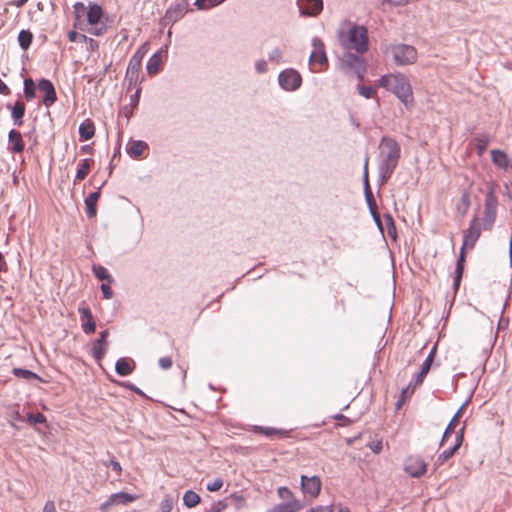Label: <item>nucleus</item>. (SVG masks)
<instances>
[{"label": "nucleus", "instance_id": "obj_1", "mask_svg": "<svg viewBox=\"0 0 512 512\" xmlns=\"http://www.w3.org/2000/svg\"><path fill=\"white\" fill-rule=\"evenodd\" d=\"M401 154V147L391 137H383L379 144V179L382 183L387 182L394 173Z\"/></svg>", "mask_w": 512, "mask_h": 512}, {"label": "nucleus", "instance_id": "obj_2", "mask_svg": "<svg viewBox=\"0 0 512 512\" xmlns=\"http://www.w3.org/2000/svg\"><path fill=\"white\" fill-rule=\"evenodd\" d=\"M379 85L395 94L407 109L413 107L414 97L412 87L403 74L383 75L379 80Z\"/></svg>", "mask_w": 512, "mask_h": 512}, {"label": "nucleus", "instance_id": "obj_3", "mask_svg": "<svg viewBox=\"0 0 512 512\" xmlns=\"http://www.w3.org/2000/svg\"><path fill=\"white\" fill-rule=\"evenodd\" d=\"M337 41L342 49L339 68L345 75L352 72V22L345 19L337 30Z\"/></svg>", "mask_w": 512, "mask_h": 512}, {"label": "nucleus", "instance_id": "obj_4", "mask_svg": "<svg viewBox=\"0 0 512 512\" xmlns=\"http://www.w3.org/2000/svg\"><path fill=\"white\" fill-rule=\"evenodd\" d=\"M381 49L387 57H391L397 66L412 65L418 58L416 48L404 43L382 44Z\"/></svg>", "mask_w": 512, "mask_h": 512}, {"label": "nucleus", "instance_id": "obj_5", "mask_svg": "<svg viewBox=\"0 0 512 512\" xmlns=\"http://www.w3.org/2000/svg\"><path fill=\"white\" fill-rule=\"evenodd\" d=\"M147 53L146 44L141 45L138 50L132 55L124 78V84L127 85V90L130 91L132 87L137 85L139 80V71L141 68L142 60Z\"/></svg>", "mask_w": 512, "mask_h": 512}, {"label": "nucleus", "instance_id": "obj_6", "mask_svg": "<svg viewBox=\"0 0 512 512\" xmlns=\"http://www.w3.org/2000/svg\"><path fill=\"white\" fill-rule=\"evenodd\" d=\"M313 51L309 57L311 71L321 72L328 68V58L325 52V45L319 37L312 39Z\"/></svg>", "mask_w": 512, "mask_h": 512}, {"label": "nucleus", "instance_id": "obj_7", "mask_svg": "<svg viewBox=\"0 0 512 512\" xmlns=\"http://www.w3.org/2000/svg\"><path fill=\"white\" fill-rule=\"evenodd\" d=\"M102 17H103L102 7L96 3L90 2L88 5V11H87L86 18H87L88 23L92 27L88 30V33L95 35V36H101L106 32V30H107L106 25L102 24L101 26H99Z\"/></svg>", "mask_w": 512, "mask_h": 512}, {"label": "nucleus", "instance_id": "obj_8", "mask_svg": "<svg viewBox=\"0 0 512 512\" xmlns=\"http://www.w3.org/2000/svg\"><path fill=\"white\" fill-rule=\"evenodd\" d=\"M279 85L287 91L297 90L302 83V77L294 69L283 70L278 77Z\"/></svg>", "mask_w": 512, "mask_h": 512}, {"label": "nucleus", "instance_id": "obj_9", "mask_svg": "<svg viewBox=\"0 0 512 512\" xmlns=\"http://www.w3.org/2000/svg\"><path fill=\"white\" fill-rule=\"evenodd\" d=\"M498 200L493 188H489L485 195L483 220L485 224H493L496 220Z\"/></svg>", "mask_w": 512, "mask_h": 512}, {"label": "nucleus", "instance_id": "obj_10", "mask_svg": "<svg viewBox=\"0 0 512 512\" xmlns=\"http://www.w3.org/2000/svg\"><path fill=\"white\" fill-rule=\"evenodd\" d=\"M404 469L410 476L419 478L426 473L427 464L420 455H411L405 460Z\"/></svg>", "mask_w": 512, "mask_h": 512}, {"label": "nucleus", "instance_id": "obj_11", "mask_svg": "<svg viewBox=\"0 0 512 512\" xmlns=\"http://www.w3.org/2000/svg\"><path fill=\"white\" fill-rule=\"evenodd\" d=\"M369 50L368 30L363 25L354 24V52L363 55Z\"/></svg>", "mask_w": 512, "mask_h": 512}, {"label": "nucleus", "instance_id": "obj_12", "mask_svg": "<svg viewBox=\"0 0 512 512\" xmlns=\"http://www.w3.org/2000/svg\"><path fill=\"white\" fill-rule=\"evenodd\" d=\"M189 7V3L187 0H183L175 5L170 6L164 16V21L166 24L171 23L174 24L180 19H182L186 13L191 11Z\"/></svg>", "mask_w": 512, "mask_h": 512}, {"label": "nucleus", "instance_id": "obj_13", "mask_svg": "<svg viewBox=\"0 0 512 512\" xmlns=\"http://www.w3.org/2000/svg\"><path fill=\"white\" fill-rule=\"evenodd\" d=\"M300 15L316 17L323 11V0H297Z\"/></svg>", "mask_w": 512, "mask_h": 512}, {"label": "nucleus", "instance_id": "obj_14", "mask_svg": "<svg viewBox=\"0 0 512 512\" xmlns=\"http://www.w3.org/2000/svg\"><path fill=\"white\" fill-rule=\"evenodd\" d=\"M301 490L305 495L316 498L320 494L322 482L318 476H301Z\"/></svg>", "mask_w": 512, "mask_h": 512}, {"label": "nucleus", "instance_id": "obj_15", "mask_svg": "<svg viewBox=\"0 0 512 512\" xmlns=\"http://www.w3.org/2000/svg\"><path fill=\"white\" fill-rule=\"evenodd\" d=\"M480 236L481 226H469V228L464 231L460 251H463L466 255L467 251L473 250Z\"/></svg>", "mask_w": 512, "mask_h": 512}, {"label": "nucleus", "instance_id": "obj_16", "mask_svg": "<svg viewBox=\"0 0 512 512\" xmlns=\"http://www.w3.org/2000/svg\"><path fill=\"white\" fill-rule=\"evenodd\" d=\"M38 89L44 93L42 103L46 107L52 106L57 101V94L53 83L48 79H41L38 83Z\"/></svg>", "mask_w": 512, "mask_h": 512}, {"label": "nucleus", "instance_id": "obj_17", "mask_svg": "<svg viewBox=\"0 0 512 512\" xmlns=\"http://www.w3.org/2000/svg\"><path fill=\"white\" fill-rule=\"evenodd\" d=\"M136 500V496L126 493L118 492L109 496V498L103 502L100 506L101 511H107L113 505H127Z\"/></svg>", "mask_w": 512, "mask_h": 512}, {"label": "nucleus", "instance_id": "obj_18", "mask_svg": "<svg viewBox=\"0 0 512 512\" xmlns=\"http://www.w3.org/2000/svg\"><path fill=\"white\" fill-rule=\"evenodd\" d=\"M109 332L108 330L101 331L99 334V338L96 339L93 343L92 347V355L96 361H101L106 353L107 349V340Z\"/></svg>", "mask_w": 512, "mask_h": 512}, {"label": "nucleus", "instance_id": "obj_19", "mask_svg": "<svg viewBox=\"0 0 512 512\" xmlns=\"http://www.w3.org/2000/svg\"><path fill=\"white\" fill-rule=\"evenodd\" d=\"M365 198L375 224H382L375 198L373 196L372 191L369 188L367 173H365Z\"/></svg>", "mask_w": 512, "mask_h": 512}, {"label": "nucleus", "instance_id": "obj_20", "mask_svg": "<svg viewBox=\"0 0 512 512\" xmlns=\"http://www.w3.org/2000/svg\"><path fill=\"white\" fill-rule=\"evenodd\" d=\"M8 141L10 143L9 150L13 153H22L24 151V141L22 138V134L15 130L11 129L8 133Z\"/></svg>", "mask_w": 512, "mask_h": 512}, {"label": "nucleus", "instance_id": "obj_21", "mask_svg": "<svg viewBox=\"0 0 512 512\" xmlns=\"http://www.w3.org/2000/svg\"><path fill=\"white\" fill-rule=\"evenodd\" d=\"M7 108L11 109V117L13 119L14 125L21 126L23 124V117L26 110L25 103L23 101L17 100L13 106L8 104Z\"/></svg>", "mask_w": 512, "mask_h": 512}, {"label": "nucleus", "instance_id": "obj_22", "mask_svg": "<svg viewBox=\"0 0 512 512\" xmlns=\"http://www.w3.org/2000/svg\"><path fill=\"white\" fill-rule=\"evenodd\" d=\"M100 190L101 187H99L97 191L89 194V196L85 199L86 215L89 219L96 216L97 202L100 198Z\"/></svg>", "mask_w": 512, "mask_h": 512}, {"label": "nucleus", "instance_id": "obj_23", "mask_svg": "<svg viewBox=\"0 0 512 512\" xmlns=\"http://www.w3.org/2000/svg\"><path fill=\"white\" fill-rule=\"evenodd\" d=\"M302 509V504L299 500H291L284 503L277 504L265 512H298Z\"/></svg>", "mask_w": 512, "mask_h": 512}, {"label": "nucleus", "instance_id": "obj_24", "mask_svg": "<svg viewBox=\"0 0 512 512\" xmlns=\"http://www.w3.org/2000/svg\"><path fill=\"white\" fill-rule=\"evenodd\" d=\"M149 149V146L146 142L137 140L130 141L127 145V153L132 158H140L143 154Z\"/></svg>", "mask_w": 512, "mask_h": 512}, {"label": "nucleus", "instance_id": "obj_25", "mask_svg": "<svg viewBox=\"0 0 512 512\" xmlns=\"http://www.w3.org/2000/svg\"><path fill=\"white\" fill-rule=\"evenodd\" d=\"M253 431L262 435H265L266 437L273 438H285L288 437L289 431L284 429H277L274 427H264V426H254Z\"/></svg>", "mask_w": 512, "mask_h": 512}, {"label": "nucleus", "instance_id": "obj_26", "mask_svg": "<svg viewBox=\"0 0 512 512\" xmlns=\"http://www.w3.org/2000/svg\"><path fill=\"white\" fill-rule=\"evenodd\" d=\"M466 406V402L462 404V406L457 410V412L454 414L450 422L448 423L447 427L444 430V433L442 435L441 441L439 443V446H443L445 441L450 437V435L454 432L457 423L459 421V418L461 416V413Z\"/></svg>", "mask_w": 512, "mask_h": 512}, {"label": "nucleus", "instance_id": "obj_27", "mask_svg": "<svg viewBox=\"0 0 512 512\" xmlns=\"http://www.w3.org/2000/svg\"><path fill=\"white\" fill-rule=\"evenodd\" d=\"M95 134V125L91 119H85L79 125V138L80 141L90 140Z\"/></svg>", "mask_w": 512, "mask_h": 512}, {"label": "nucleus", "instance_id": "obj_28", "mask_svg": "<svg viewBox=\"0 0 512 512\" xmlns=\"http://www.w3.org/2000/svg\"><path fill=\"white\" fill-rule=\"evenodd\" d=\"M94 161L92 159H82L78 165V169L75 175L74 182L84 180L89 174Z\"/></svg>", "mask_w": 512, "mask_h": 512}, {"label": "nucleus", "instance_id": "obj_29", "mask_svg": "<svg viewBox=\"0 0 512 512\" xmlns=\"http://www.w3.org/2000/svg\"><path fill=\"white\" fill-rule=\"evenodd\" d=\"M162 55L161 51L154 53L148 60L146 70L149 75H156L161 68Z\"/></svg>", "mask_w": 512, "mask_h": 512}, {"label": "nucleus", "instance_id": "obj_30", "mask_svg": "<svg viewBox=\"0 0 512 512\" xmlns=\"http://www.w3.org/2000/svg\"><path fill=\"white\" fill-rule=\"evenodd\" d=\"M133 369V366L127 358H120L115 364V371L120 376L130 375L133 372Z\"/></svg>", "mask_w": 512, "mask_h": 512}, {"label": "nucleus", "instance_id": "obj_31", "mask_svg": "<svg viewBox=\"0 0 512 512\" xmlns=\"http://www.w3.org/2000/svg\"><path fill=\"white\" fill-rule=\"evenodd\" d=\"M490 142V137L487 134L481 133L477 134L473 139V145L477 150L478 155H482L488 144Z\"/></svg>", "mask_w": 512, "mask_h": 512}, {"label": "nucleus", "instance_id": "obj_32", "mask_svg": "<svg viewBox=\"0 0 512 512\" xmlns=\"http://www.w3.org/2000/svg\"><path fill=\"white\" fill-rule=\"evenodd\" d=\"M92 271H93L94 276L98 280L106 281L108 283H112L113 282L112 276L110 275V273L108 272V270L104 266L99 265V264H94L93 267H92Z\"/></svg>", "mask_w": 512, "mask_h": 512}, {"label": "nucleus", "instance_id": "obj_33", "mask_svg": "<svg viewBox=\"0 0 512 512\" xmlns=\"http://www.w3.org/2000/svg\"><path fill=\"white\" fill-rule=\"evenodd\" d=\"M457 451L455 450V448L453 447H450L448 449H445L444 451H442L436 458L435 462H434V465H433V470H437L440 466H442L446 461H448Z\"/></svg>", "mask_w": 512, "mask_h": 512}, {"label": "nucleus", "instance_id": "obj_34", "mask_svg": "<svg viewBox=\"0 0 512 512\" xmlns=\"http://www.w3.org/2000/svg\"><path fill=\"white\" fill-rule=\"evenodd\" d=\"M491 159L494 164L501 168H505L508 165V157L504 151L501 150H492L491 151Z\"/></svg>", "mask_w": 512, "mask_h": 512}, {"label": "nucleus", "instance_id": "obj_35", "mask_svg": "<svg viewBox=\"0 0 512 512\" xmlns=\"http://www.w3.org/2000/svg\"><path fill=\"white\" fill-rule=\"evenodd\" d=\"M365 72H366V61L364 60V58L354 54V75H356L357 78L362 81L364 78Z\"/></svg>", "mask_w": 512, "mask_h": 512}, {"label": "nucleus", "instance_id": "obj_36", "mask_svg": "<svg viewBox=\"0 0 512 512\" xmlns=\"http://www.w3.org/2000/svg\"><path fill=\"white\" fill-rule=\"evenodd\" d=\"M200 501V496L192 490L186 491L183 495V504L188 508L195 507L200 503Z\"/></svg>", "mask_w": 512, "mask_h": 512}, {"label": "nucleus", "instance_id": "obj_37", "mask_svg": "<svg viewBox=\"0 0 512 512\" xmlns=\"http://www.w3.org/2000/svg\"><path fill=\"white\" fill-rule=\"evenodd\" d=\"M33 38L34 36L30 30H21L18 34V42L20 47L23 50H27L30 47Z\"/></svg>", "mask_w": 512, "mask_h": 512}, {"label": "nucleus", "instance_id": "obj_38", "mask_svg": "<svg viewBox=\"0 0 512 512\" xmlns=\"http://www.w3.org/2000/svg\"><path fill=\"white\" fill-rule=\"evenodd\" d=\"M12 374L15 377L22 378L25 380H32V379L41 380V378L36 373H34L33 371L28 370V369L13 368Z\"/></svg>", "mask_w": 512, "mask_h": 512}, {"label": "nucleus", "instance_id": "obj_39", "mask_svg": "<svg viewBox=\"0 0 512 512\" xmlns=\"http://www.w3.org/2000/svg\"><path fill=\"white\" fill-rule=\"evenodd\" d=\"M36 87L31 78H26L24 80V96L25 98L30 101L35 98L36 94Z\"/></svg>", "mask_w": 512, "mask_h": 512}, {"label": "nucleus", "instance_id": "obj_40", "mask_svg": "<svg viewBox=\"0 0 512 512\" xmlns=\"http://www.w3.org/2000/svg\"><path fill=\"white\" fill-rule=\"evenodd\" d=\"M73 9L76 22H80L81 18L87 15L88 6L82 2H76L73 6ZM75 27H77V23H75Z\"/></svg>", "mask_w": 512, "mask_h": 512}, {"label": "nucleus", "instance_id": "obj_41", "mask_svg": "<svg viewBox=\"0 0 512 512\" xmlns=\"http://www.w3.org/2000/svg\"><path fill=\"white\" fill-rule=\"evenodd\" d=\"M379 232L385 239V233H387L388 237L393 241H397L398 232H397V226H377Z\"/></svg>", "mask_w": 512, "mask_h": 512}, {"label": "nucleus", "instance_id": "obj_42", "mask_svg": "<svg viewBox=\"0 0 512 512\" xmlns=\"http://www.w3.org/2000/svg\"><path fill=\"white\" fill-rule=\"evenodd\" d=\"M358 93L366 99H370L376 96V88L373 86H366L364 84L357 85Z\"/></svg>", "mask_w": 512, "mask_h": 512}, {"label": "nucleus", "instance_id": "obj_43", "mask_svg": "<svg viewBox=\"0 0 512 512\" xmlns=\"http://www.w3.org/2000/svg\"><path fill=\"white\" fill-rule=\"evenodd\" d=\"M27 422L30 425L35 426L37 424H46L47 419H46L45 415L40 412H38L36 414L29 412L27 414Z\"/></svg>", "mask_w": 512, "mask_h": 512}, {"label": "nucleus", "instance_id": "obj_44", "mask_svg": "<svg viewBox=\"0 0 512 512\" xmlns=\"http://www.w3.org/2000/svg\"><path fill=\"white\" fill-rule=\"evenodd\" d=\"M465 261H466V255L463 253V251H460L459 257L456 261L455 276L463 277Z\"/></svg>", "mask_w": 512, "mask_h": 512}, {"label": "nucleus", "instance_id": "obj_45", "mask_svg": "<svg viewBox=\"0 0 512 512\" xmlns=\"http://www.w3.org/2000/svg\"><path fill=\"white\" fill-rule=\"evenodd\" d=\"M277 494H278L279 498L286 500V502L291 501V500H297L294 497L293 492L289 488L284 487V486L278 488Z\"/></svg>", "mask_w": 512, "mask_h": 512}, {"label": "nucleus", "instance_id": "obj_46", "mask_svg": "<svg viewBox=\"0 0 512 512\" xmlns=\"http://www.w3.org/2000/svg\"><path fill=\"white\" fill-rule=\"evenodd\" d=\"M233 503V505L235 506L236 509L240 510L242 509L245 504H246V499L244 496L238 494V493H233L230 495L229 497Z\"/></svg>", "mask_w": 512, "mask_h": 512}, {"label": "nucleus", "instance_id": "obj_47", "mask_svg": "<svg viewBox=\"0 0 512 512\" xmlns=\"http://www.w3.org/2000/svg\"><path fill=\"white\" fill-rule=\"evenodd\" d=\"M194 5L199 10H206V9L217 6V2H216V0H196Z\"/></svg>", "mask_w": 512, "mask_h": 512}, {"label": "nucleus", "instance_id": "obj_48", "mask_svg": "<svg viewBox=\"0 0 512 512\" xmlns=\"http://www.w3.org/2000/svg\"><path fill=\"white\" fill-rule=\"evenodd\" d=\"M81 322H82V329L86 334H92L95 332L96 323L94 321V318H91V320H84Z\"/></svg>", "mask_w": 512, "mask_h": 512}, {"label": "nucleus", "instance_id": "obj_49", "mask_svg": "<svg viewBox=\"0 0 512 512\" xmlns=\"http://www.w3.org/2000/svg\"><path fill=\"white\" fill-rule=\"evenodd\" d=\"M464 432H465V425H463L457 432H456V435H455V442H454V445L452 446L453 448H455V450L457 451L462 443H463V440H464Z\"/></svg>", "mask_w": 512, "mask_h": 512}, {"label": "nucleus", "instance_id": "obj_50", "mask_svg": "<svg viewBox=\"0 0 512 512\" xmlns=\"http://www.w3.org/2000/svg\"><path fill=\"white\" fill-rule=\"evenodd\" d=\"M426 375H427V374H426L425 372H421V371H419V372L414 376V378H413V383H412L413 387H412V389L410 390V394H413V393H414L415 388H416V387H418V386H420V385L423 383L424 378L426 377Z\"/></svg>", "mask_w": 512, "mask_h": 512}, {"label": "nucleus", "instance_id": "obj_51", "mask_svg": "<svg viewBox=\"0 0 512 512\" xmlns=\"http://www.w3.org/2000/svg\"><path fill=\"white\" fill-rule=\"evenodd\" d=\"M118 385L121 386V387H124L130 391H133L135 392L136 394L138 395H141V396H144V393L142 390H140L138 387H136L133 383H131L130 381H122V382H118Z\"/></svg>", "mask_w": 512, "mask_h": 512}, {"label": "nucleus", "instance_id": "obj_52", "mask_svg": "<svg viewBox=\"0 0 512 512\" xmlns=\"http://www.w3.org/2000/svg\"><path fill=\"white\" fill-rule=\"evenodd\" d=\"M103 465L105 467L111 466V468H113V470L117 473L118 476L122 473V466H121V464L118 461L114 460V459H110L108 461H103Z\"/></svg>", "mask_w": 512, "mask_h": 512}, {"label": "nucleus", "instance_id": "obj_53", "mask_svg": "<svg viewBox=\"0 0 512 512\" xmlns=\"http://www.w3.org/2000/svg\"><path fill=\"white\" fill-rule=\"evenodd\" d=\"M223 486V480L221 478L215 479L213 482H210L206 485V488L210 492L218 491Z\"/></svg>", "mask_w": 512, "mask_h": 512}, {"label": "nucleus", "instance_id": "obj_54", "mask_svg": "<svg viewBox=\"0 0 512 512\" xmlns=\"http://www.w3.org/2000/svg\"><path fill=\"white\" fill-rule=\"evenodd\" d=\"M173 508V500L170 497H165L160 504L161 512H171Z\"/></svg>", "mask_w": 512, "mask_h": 512}, {"label": "nucleus", "instance_id": "obj_55", "mask_svg": "<svg viewBox=\"0 0 512 512\" xmlns=\"http://www.w3.org/2000/svg\"><path fill=\"white\" fill-rule=\"evenodd\" d=\"M367 446L376 454L380 453L383 448V443L381 439H376L367 444Z\"/></svg>", "mask_w": 512, "mask_h": 512}, {"label": "nucleus", "instance_id": "obj_56", "mask_svg": "<svg viewBox=\"0 0 512 512\" xmlns=\"http://www.w3.org/2000/svg\"><path fill=\"white\" fill-rule=\"evenodd\" d=\"M227 507V504L225 503V501H217L215 503H213V505L211 506V508L205 512H222L223 510H225Z\"/></svg>", "mask_w": 512, "mask_h": 512}, {"label": "nucleus", "instance_id": "obj_57", "mask_svg": "<svg viewBox=\"0 0 512 512\" xmlns=\"http://www.w3.org/2000/svg\"><path fill=\"white\" fill-rule=\"evenodd\" d=\"M413 385L412 382L409 383V385L402 389L401 396L397 402L399 405L402 401H406L412 394H410V390L412 389Z\"/></svg>", "mask_w": 512, "mask_h": 512}, {"label": "nucleus", "instance_id": "obj_58", "mask_svg": "<svg viewBox=\"0 0 512 512\" xmlns=\"http://www.w3.org/2000/svg\"><path fill=\"white\" fill-rule=\"evenodd\" d=\"M79 313H80V320L81 321L91 320V318H93L92 312H91L89 307H81V308H79Z\"/></svg>", "mask_w": 512, "mask_h": 512}, {"label": "nucleus", "instance_id": "obj_59", "mask_svg": "<svg viewBox=\"0 0 512 512\" xmlns=\"http://www.w3.org/2000/svg\"><path fill=\"white\" fill-rule=\"evenodd\" d=\"M110 284L111 283H102L101 285V291H102V294H103V298L105 299H111L112 296H113V292H112V289L110 287Z\"/></svg>", "mask_w": 512, "mask_h": 512}, {"label": "nucleus", "instance_id": "obj_60", "mask_svg": "<svg viewBox=\"0 0 512 512\" xmlns=\"http://www.w3.org/2000/svg\"><path fill=\"white\" fill-rule=\"evenodd\" d=\"M282 57L281 50L279 48H274L269 54V60L279 63Z\"/></svg>", "mask_w": 512, "mask_h": 512}, {"label": "nucleus", "instance_id": "obj_61", "mask_svg": "<svg viewBox=\"0 0 512 512\" xmlns=\"http://www.w3.org/2000/svg\"><path fill=\"white\" fill-rule=\"evenodd\" d=\"M172 359L170 357H162L159 359L158 364L162 369H169L172 367Z\"/></svg>", "mask_w": 512, "mask_h": 512}, {"label": "nucleus", "instance_id": "obj_62", "mask_svg": "<svg viewBox=\"0 0 512 512\" xmlns=\"http://www.w3.org/2000/svg\"><path fill=\"white\" fill-rule=\"evenodd\" d=\"M306 512H333L332 506H317L309 509Z\"/></svg>", "mask_w": 512, "mask_h": 512}, {"label": "nucleus", "instance_id": "obj_63", "mask_svg": "<svg viewBox=\"0 0 512 512\" xmlns=\"http://www.w3.org/2000/svg\"><path fill=\"white\" fill-rule=\"evenodd\" d=\"M255 68L259 73H265L267 71V63L264 60H259L255 64Z\"/></svg>", "mask_w": 512, "mask_h": 512}, {"label": "nucleus", "instance_id": "obj_64", "mask_svg": "<svg viewBox=\"0 0 512 512\" xmlns=\"http://www.w3.org/2000/svg\"><path fill=\"white\" fill-rule=\"evenodd\" d=\"M42 512H57L54 502L51 500L47 501Z\"/></svg>", "mask_w": 512, "mask_h": 512}]
</instances>
